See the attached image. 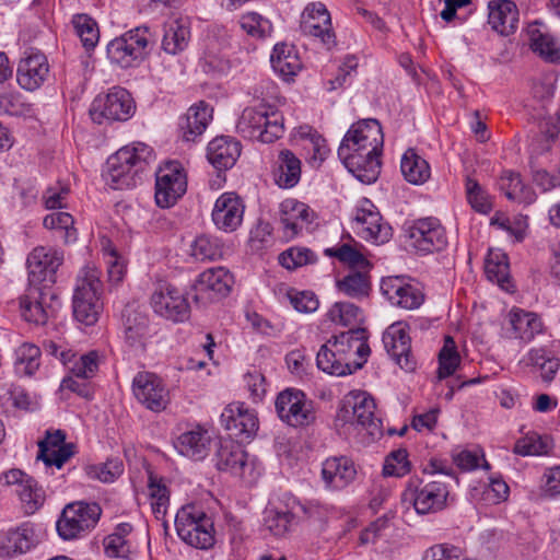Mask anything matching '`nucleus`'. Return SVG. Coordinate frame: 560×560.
Listing matches in <instances>:
<instances>
[{"mask_svg": "<svg viewBox=\"0 0 560 560\" xmlns=\"http://www.w3.org/2000/svg\"><path fill=\"white\" fill-rule=\"evenodd\" d=\"M513 452L521 456H536L547 452V445L537 433L527 434L516 441Z\"/></svg>", "mask_w": 560, "mask_h": 560, "instance_id": "338daca9", "label": "nucleus"}, {"mask_svg": "<svg viewBox=\"0 0 560 560\" xmlns=\"http://www.w3.org/2000/svg\"><path fill=\"white\" fill-rule=\"evenodd\" d=\"M327 317L335 324L349 326L361 319V310L350 302H336L328 311Z\"/></svg>", "mask_w": 560, "mask_h": 560, "instance_id": "6e6d98bb", "label": "nucleus"}, {"mask_svg": "<svg viewBox=\"0 0 560 560\" xmlns=\"http://www.w3.org/2000/svg\"><path fill=\"white\" fill-rule=\"evenodd\" d=\"M151 306L155 314L174 323H183L190 316L186 296L168 282L158 283L151 295Z\"/></svg>", "mask_w": 560, "mask_h": 560, "instance_id": "4468645a", "label": "nucleus"}, {"mask_svg": "<svg viewBox=\"0 0 560 560\" xmlns=\"http://www.w3.org/2000/svg\"><path fill=\"white\" fill-rule=\"evenodd\" d=\"M533 180L544 192L560 187V160L550 170L535 171Z\"/></svg>", "mask_w": 560, "mask_h": 560, "instance_id": "774afa93", "label": "nucleus"}, {"mask_svg": "<svg viewBox=\"0 0 560 560\" xmlns=\"http://www.w3.org/2000/svg\"><path fill=\"white\" fill-rule=\"evenodd\" d=\"M102 510L97 503L73 502L66 505L56 527L63 540L80 538L95 527Z\"/></svg>", "mask_w": 560, "mask_h": 560, "instance_id": "6e6552de", "label": "nucleus"}, {"mask_svg": "<svg viewBox=\"0 0 560 560\" xmlns=\"http://www.w3.org/2000/svg\"><path fill=\"white\" fill-rule=\"evenodd\" d=\"M211 436L201 427L180 434L175 443L176 450L194 460H202L210 452Z\"/></svg>", "mask_w": 560, "mask_h": 560, "instance_id": "f704fd0d", "label": "nucleus"}, {"mask_svg": "<svg viewBox=\"0 0 560 560\" xmlns=\"http://www.w3.org/2000/svg\"><path fill=\"white\" fill-rule=\"evenodd\" d=\"M485 273L489 281L497 283L508 292L512 291L509 259L503 250L489 249L485 259Z\"/></svg>", "mask_w": 560, "mask_h": 560, "instance_id": "79ce46f5", "label": "nucleus"}, {"mask_svg": "<svg viewBox=\"0 0 560 560\" xmlns=\"http://www.w3.org/2000/svg\"><path fill=\"white\" fill-rule=\"evenodd\" d=\"M300 28L304 35L318 38L327 49L336 44L330 14L322 2L306 5L301 15Z\"/></svg>", "mask_w": 560, "mask_h": 560, "instance_id": "a211bd4d", "label": "nucleus"}, {"mask_svg": "<svg viewBox=\"0 0 560 560\" xmlns=\"http://www.w3.org/2000/svg\"><path fill=\"white\" fill-rule=\"evenodd\" d=\"M400 170L405 179L413 185L425 183L431 175L429 163L413 149H408L402 155Z\"/></svg>", "mask_w": 560, "mask_h": 560, "instance_id": "37998d69", "label": "nucleus"}, {"mask_svg": "<svg viewBox=\"0 0 560 560\" xmlns=\"http://www.w3.org/2000/svg\"><path fill=\"white\" fill-rule=\"evenodd\" d=\"M136 110L135 102L130 93L119 86H115L104 96H97L91 107L90 116L98 125L104 121H126Z\"/></svg>", "mask_w": 560, "mask_h": 560, "instance_id": "9d476101", "label": "nucleus"}, {"mask_svg": "<svg viewBox=\"0 0 560 560\" xmlns=\"http://www.w3.org/2000/svg\"><path fill=\"white\" fill-rule=\"evenodd\" d=\"M357 474L353 460L347 456L329 457L322 465V480L330 491L347 488L354 481Z\"/></svg>", "mask_w": 560, "mask_h": 560, "instance_id": "cd10ccee", "label": "nucleus"}, {"mask_svg": "<svg viewBox=\"0 0 560 560\" xmlns=\"http://www.w3.org/2000/svg\"><path fill=\"white\" fill-rule=\"evenodd\" d=\"M465 189L467 201L472 209L481 213H487L491 209L488 195L476 179L466 177Z\"/></svg>", "mask_w": 560, "mask_h": 560, "instance_id": "0e129e2a", "label": "nucleus"}, {"mask_svg": "<svg viewBox=\"0 0 560 560\" xmlns=\"http://www.w3.org/2000/svg\"><path fill=\"white\" fill-rule=\"evenodd\" d=\"M221 425L241 442L252 439L258 430V419L253 410L241 402L228 405L220 417Z\"/></svg>", "mask_w": 560, "mask_h": 560, "instance_id": "412c9836", "label": "nucleus"}, {"mask_svg": "<svg viewBox=\"0 0 560 560\" xmlns=\"http://www.w3.org/2000/svg\"><path fill=\"white\" fill-rule=\"evenodd\" d=\"M448 494V487L442 480H411L402 498L412 503L418 514L425 515L444 510Z\"/></svg>", "mask_w": 560, "mask_h": 560, "instance_id": "1a4fd4ad", "label": "nucleus"}, {"mask_svg": "<svg viewBox=\"0 0 560 560\" xmlns=\"http://www.w3.org/2000/svg\"><path fill=\"white\" fill-rule=\"evenodd\" d=\"M527 36L532 50L551 62H560V47L557 39L548 32L541 30L538 22L527 27Z\"/></svg>", "mask_w": 560, "mask_h": 560, "instance_id": "ea45409f", "label": "nucleus"}, {"mask_svg": "<svg viewBox=\"0 0 560 560\" xmlns=\"http://www.w3.org/2000/svg\"><path fill=\"white\" fill-rule=\"evenodd\" d=\"M102 293L101 271L91 266L82 268L73 294V315L78 322L88 326L97 322L103 310Z\"/></svg>", "mask_w": 560, "mask_h": 560, "instance_id": "20e7f679", "label": "nucleus"}, {"mask_svg": "<svg viewBox=\"0 0 560 560\" xmlns=\"http://www.w3.org/2000/svg\"><path fill=\"white\" fill-rule=\"evenodd\" d=\"M43 223L47 229L63 231V240L66 243H72L77 241L74 220L70 213L62 211L52 212L44 218Z\"/></svg>", "mask_w": 560, "mask_h": 560, "instance_id": "5fc2aeb1", "label": "nucleus"}, {"mask_svg": "<svg viewBox=\"0 0 560 560\" xmlns=\"http://www.w3.org/2000/svg\"><path fill=\"white\" fill-rule=\"evenodd\" d=\"M337 288L340 292L352 299H362L370 293V278L366 271H350L337 281Z\"/></svg>", "mask_w": 560, "mask_h": 560, "instance_id": "de8ad7c7", "label": "nucleus"}, {"mask_svg": "<svg viewBox=\"0 0 560 560\" xmlns=\"http://www.w3.org/2000/svg\"><path fill=\"white\" fill-rule=\"evenodd\" d=\"M240 154V142L230 137H218L207 148L208 161L219 171L231 168Z\"/></svg>", "mask_w": 560, "mask_h": 560, "instance_id": "473e14b6", "label": "nucleus"}, {"mask_svg": "<svg viewBox=\"0 0 560 560\" xmlns=\"http://www.w3.org/2000/svg\"><path fill=\"white\" fill-rule=\"evenodd\" d=\"M460 362L456 343L451 336L444 338V345L439 353L438 376L440 380L451 376Z\"/></svg>", "mask_w": 560, "mask_h": 560, "instance_id": "8fccbe9b", "label": "nucleus"}, {"mask_svg": "<svg viewBox=\"0 0 560 560\" xmlns=\"http://www.w3.org/2000/svg\"><path fill=\"white\" fill-rule=\"evenodd\" d=\"M384 144L382 127L376 119H362L345 135L338 156L361 183H374L381 173V153Z\"/></svg>", "mask_w": 560, "mask_h": 560, "instance_id": "f257e3e1", "label": "nucleus"}, {"mask_svg": "<svg viewBox=\"0 0 560 560\" xmlns=\"http://www.w3.org/2000/svg\"><path fill=\"white\" fill-rule=\"evenodd\" d=\"M66 438L63 430H46L45 439L38 442L37 459L60 469L75 453V445L66 443Z\"/></svg>", "mask_w": 560, "mask_h": 560, "instance_id": "b1692460", "label": "nucleus"}, {"mask_svg": "<svg viewBox=\"0 0 560 560\" xmlns=\"http://www.w3.org/2000/svg\"><path fill=\"white\" fill-rule=\"evenodd\" d=\"M20 308L23 318L28 323L44 325L48 319V312L42 302L31 295L21 298Z\"/></svg>", "mask_w": 560, "mask_h": 560, "instance_id": "680f3d73", "label": "nucleus"}, {"mask_svg": "<svg viewBox=\"0 0 560 560\" xmlns=\"http://www.w3.org/2000/svg\"><path fill=\"white\" fill-rule=\"evenodd\" d=\"M152 159L153 150L145 143L125 145L107 159L102 176L112 189L132 188Z\"/></svg>", "mask_w": 560, "mask_h": 560, "instance_id": "f03ea898", "label": "nucleus"}, {"mask_svg": "<svg viewBox=\"0 0 560 560\" xmlns=\"http://www.w3.org/2000/svg\"><path fill=\"white\" fill-rule=\"evenodd\" d=\"M354 222L362 238L374 244H384L392 237V228L384 223L376 207L369 200H361L355 209Z\"/></svg>", "mask_w": 560, "mask_h": 560, "instance_id": "6ab92c4d", "label": "nucleus"}, {"mask_svg": "<svg viewBox=\"0 0 560 560\" xmlns=\"http://www.w3.org/2000/svg\"><path fill=\"white\" fill-rule=\"evenodd\" d=\"M410 471L408 452L405 448L393 451L385 460L383 474L390 477H402Z\"/></svg>", "mask_w": 560, "mask_h": 560, "instance_id": "e2e57ef3", "label": "nucleus"}, {"mask_svg": "<svg viewBox=\"0 0 560 560\" xmlns=\"http://www.w3.org/2000/svg\"><path fill=\"white\" fill-rule=\"evenodd\" d=\"M294 514L288 510L268 509L265 511L264 528L275 537H284L291 532Z\"/></svg>", "mask_w": 560, "mask_h": 560, "instance_id": "09e8293b", "label": "nucleus"}, {"mask_svg": "<svg viewBox=\"0 0 560 560\" xmlns=\"http://www.w3.org/2000/svg\"><path fill=\"white\" fill-rule=\"evenodd\" d=\"M310 215V208L303 202L288 199L280 206V222L306 225L311 222Z\"/></svg>", "mask_w": 560, "mask_h": 560, "instance_id": "13d9d810", "label": "nucleus"}, {"mask_svg": "<svg viewBox=\"0 0 560 560\" xmlns=\"http://www.w3.org/2000/svg\"><path fill=\"white\" fill-rule=\"evenodd\" d=\"M381 291L392 305L405 310H416L424 300L422 292L401 277L383 278Z\"/></svg>", "mask_w": 560, "mask_h": 560, "instance_id": "a878e982", "label": "nucleus"}, {"mask_svg": "<svg viewBox=\"0 0 560 560\" xmlns=\"http://www.w3.org/2000/svg\"><path fill=\"white\" fill-rule=\"evenodd\" d=\"M525 362L527 365L538 368L541 377L547 382L555 378L560 366L559 359L545 348L530 349L525 357Z\"/></svg>", "mask_w": 560, "mask_h": 560, "instance_id": "a18cd8bd", "label": "nucleus"}, {"mask_svg": "<svg viewBox=\"0 0 560 560\" xmlns=\"http://www.w3.org/2000/svg\"><path fill=\"white\" fill-rule=\"evenodd\" d=\"M316 260L314 253L305 247H291L279 255L282 267L293 270Z\"/></svg>", "mask_w": 560, "mask_h": 560, "instance_id": "052dcab7", "label": "nucleus"}, {"mask_svg": "<svg viewBox=\"0 0 560 560\" xmlns=\"http://www.w3.org/2000/svg\"><path fill=\"white\" fill-rule=\"evenodd\" d=\"M0 481L5 486H18V495L25 514L32 515L44 504L46 494L43 487L30 475L18 468L0 474Z\"/></svg>", "mask_w": 560, "mask_h": 560, "instance_id": "dca6fc26", "label": "nucleus"}, {"mask_svg": "<svg viewBox=\"0 0 560 560\" xmlns=\"http://www.w3.org/2000/svg\"><path fill=\"white\" fill-rule=\"evenodd\" d=\"M275 182L280 188L294 187L301 177V161L290 150H281L273 171Z\"/></svg>", "mask_w": 560, "mask_h": 560, "instance_id": "a19ab883", "label": "nucleus"}, {"mask_svg": "<svg viewBox=\"0 0 560 560\" xmlns=\"http://www.w3.org/2000/svg\"><path fill=\"white\" fill-rule=\"evenodd\" d=\"M394 515L387 513L364 528L359 537L361 545L374 544L378 538L383 537L387 529L392 526Z\"/></svg>", "mask_w": 560, "mask_h": 560, "instance_id": "69168bd1", "label": "nucleus"}, {"mask_svg": "<svg viewBox=\"0 0 560 560\" xmlns=\"http://www.w3.org/2000/svg\"><path fill=\"white\" fill-rule=\"evenodd\" d=\"M132 390L137 400L152 411H162L168 404L167 389L154 373H137L132 381Z\"/></svg>", "mask_w": 560, "mask_h": 560, "instance_id": "aec40b11", "label": "nucleus"}, {"mask_svg": "<svg viewBox=\"0 0 560 560\" xmlns=\"http://www.w3.org/2000/svg\"><path fill=\"white\" fill-rule=\"evenodd\" d=\"M270 62L275 72L285 81L291 80L302 69V61L295 47L285 43L275 45Z\"/></svg>", "mask_w": 560, "mask_h": 560, "instance_id": "e433bc0d", "label": "nucleus"}, {"mask_svg": "<svg viewBox=\"0 0 560 560\" xmlns=\"http://www.w3.org/2000/svg\"><path fill=\"white\" fill-rule=\"evenodd\" d=\"M187 190V178L182 164L177 161L164 163L155 173V202L160 208H170Z\"/></svg>", "mask_w": 560, "mask_h": 560, "instance_id": "f8f14e48", "label": "nucleus"}, {"mask_svg": "<svg viewBox=\"0 0 560 560\" xmlns=\"http://www.w3.org/2000/svg\"><path fill=\"white\" fill-rule=\"evenodd\" d=\"M191 256L200 261L215 260L222 254L217 238L209 235H199L190 246Z\"/></svg>", "mask_w": 560, "mask_h": 560, "instance_id": "864d4df0", "label": "nucleus"}, {"mask_svg": "<svg viewBox=\"0 0 560 560\" xmlns=\"http://www.w3.org/2000/svg\"><path fill=\"white\" fill-rule=\"evenodd\" d=\"M72 23L83 46L88 49L94 48L100 37L96 22L86 14H77Z\"/></svg>", "mask_w": 560, "mask_h": 560, "instance_id": "603ef678", "label": "nucleus"}, {"mask_svg": "<svg viewBox=\"0 0 560 560\" xmlns=\"http://www.w3.org/2000/svg\"><path fill=\"white\" fill-rule=\"evenodd\" d=\"M275 406L280 420L291 427H306L315 420L313 401L298 388H285L280 392Z\"/></svg>", "mask_w": 560, "mask_h": 560, "instance_id": "9b49d317", "label": "nucleus"}, {"mask_svg": "<svg viewBox=\"0 0 560 560\" xmlns=\"http://www.w3.org/2000/svg\"><path fill=\"white\" fill-rule=\"evenodd\" d=\"M326 255L338 258L341 262L349 265L351 268H359L361 271L369 269V260L357 249L348 244H343L338 248H327Z\"/></svg>", "mask_w": 560, "mask_h": 560, "instance_id": "bf43d9fd", "label": "nucleus"}, {"mask_svg": "<svg viewBox=\"0 0 560 560\" xmlns=\"http://www.w3.org/2000/svg\"><path fill=\"white\" fill-rule=\"evenodd\" d=\"M48 73L47 57L38 50L30 49L18 65L16 81L22 89L35 91L46 81Z\"/></svg>", "mask_w": 560, "mask_h": 560, "instance_id": "5701e85b", "label": "nucleus"}, {"mask_svg": "<svg viewBox=\"0 0 560 560\" xmlns=\"http://www.w3.org/2000/svg\"><path fill=\"white\" fill-rule=\"evenodd\" d=\"M366 339V330L364 328H357L334 336L330 340L335 347V351L340 354V358H342L346 363L362 362L363 365L370 353Z\"/></svg>", "mask_w": 560, "mask_h": 560, "instance_id": "bb28decb", "label": "nucleus"}, {"mask_svg": "<svg viewBox=\"0 0 560 560\" xmlns=\"http://www.w3.org/2000/svg\"><path fill=\"white\" fill-rule=\"evenodd\" d=\"M190 40V27L186 19H173L164 24L162 49L168 55L184 51Z\"/></svg>", "mask_w": 560, "mask_h": 560, "instance_id": "58836bf2", "label": "nucleus"}, {"mask_svg": "<svg viewBox=\"0 0 560 560\" xmlns=\"http://www.w3.org/2000/svg\"><path fill=\"white\" fill-rule=\"evenodd\" d=\"M337 423L365 429L370 435L381 434L382 420L376 415L374 398L366 392H351L336 416Z\"/></svg>", "mask_w": 560, "mask_h": 560, "instance_id": "0eeeda50", "label": "nucleus"}, {"mask_svg": "<svg viewBox=\"0 0 560 560\" xmlns=\"http://www.w3.org/2000/svg\"><path fill=\"white\" fill-rule=\"evenodd\" d=\"M244 211L243 200L235 192H224L215 200L211 217L219 230L231 233L241 226Z\"/></svg>", "mask_w": 560, "mask_h": 560, "instance_id": "393cba45", "label": "nucleus"}, {"mask_svg": "<svg viewBox=\"0 0 560 560\" xmlns=\"http://www.w3.org/2000/svg\"><path fill=\"white\" fill-rule=\"evenodd\" d=\"M316 364L323 372L336 376H345L362 368V362L346 363L340 354L335 351L330 339L317 352Z\"/></svg>", "mask_w": 560, "mask_h": 560, "instance_id": "4c0bfd02", "label": "nucleus"}, {"mask_svg": "<svg viewBox=\"0 0 560 560\" xmlns=\"http://www.w3.org/2000/svg\"><path fill=\"white\" fill-rule=\"evenodd\" d=\"M212 107L205 102L189 107L179 120V128L185 141H195L207 129L212 119Z\"/></svg>", "mask_w": 560, "mask_h": 560, "instance_id": "72a5a7b5", "label": "nucleus"}, {"mask_svg": "<svg viewBox=\"0 0 560 560\" xmlns=\"http://www.w3.org/2000/svg\"><path fill=\"white\" fill-rule=\"evenodd\" d=\"M383 343L387 353L401 369L413 371L416 362L410 355V337L401 323H395L386 329Z\"/></svg>", "mask_w": 560, "mask_h": 560, "instance_id": "c85d7f7f", "label": "nucleus"}, {"mask_svg": "<svg viewBox=\"0 0 560 560\" xmlns=\"http://www.w3.org/2000/svg\"><path fill=\"white\" fill-rule=\"evenodd\" d=\"M153 45L152 32L142 25L110 40L106 51L112 63L127 69L140 65L149 56Z\"/></svg>", "mask_w": 560, "mask_h": 560, "instance_id": "39448f33", "label": "nucleus"}, {"mask_svg": "<svg viewBox=\"0 0 560 560\" xmlns=\"http://www.w3.org/2000/svg\"><path fill=\"white\" fill-rule=\"evenodd\" d=\"M410 245L419 253L430 254L447 246V236L440 220L433 217L415 220L407 229Z\"/></svg>", "mask_w": 560, "mask_h": 560, "instance_id": "ddd939ff", "label": "nucleus"}, {"mask_svg": "<svg viewBox=\"0 0 560 560\" xmlns=\"http://www.w3.org/2000/svg\"><path fill=\"white\" fill-rule=\"evenodd\" d=\"M234 283L232 273L223 268H210L201 272L196 280L192 290L194 301L212 302L226 296Z\"/></svg>", "mask_w": 560, "mask_h": 560, "instance_id": "f3484780", "label": "nucleus"}, {"mask_svg": "<svg viewBox=\"0 0 560 560\" xmlns=\"http://www.w3.org/2000/svg\"><path fill=\"white\" fill-rule=\"evenodd\" d=\"M63 250L52 246H37L27 256L26 267L31 284L56 282V273L63 264Z\"/></svg>", "mask_w": 560, "mask_h": 560, "instance_id": "2eb2a0df", "label": "nucleus"}, {"mask_svg": "<svg viewBox=\"0 0 560 560\" xmlns=\"http://www.w3.org/2000/svg\"><path fill=\"white\" fill-rule=\"evenodd\" d=\"M121 330L126 345L143 351L150 338L149 317L135 303L127 304L121 313Z\"/></svg>", "mask_w": 560, "mask_h": 560, "instance_id": "4be33fe9", "label": "nucleus"}, {"mask_svg": "<svg viewBox=\"0 0 560 560\" xmlns=\"http://www.w3.org/2000/svg\"><path fill=\"white\" fill-rule=\"evenodd\" d=\"M14 360L15 372L20 375L32 376L40 366V349L30 342H24L16 348Z\"/></svg>", "mask_w": 560, "mask_h": 560, "instance_id": "49530a36", "label": "nucleus"}, {"mask_svg": "<svg viewBox=\"0 0 560 560\" xmlns=\"http://www.w3.org/2000/svg\"><path fill=\"white\" fill-rule=\"evenodd\" d=\"M36 542L35 532L30 523L7 532L0 541V557H13L28 551Z\"/></svg>", "mask_w": 560, "mask_h": 560, "instance_id": "c9c22d12", "label": "nucleus"}, {"mask_svg": "<svg viewBox=\"0 0 560 560\" xmlns=\"http://www.w3.org/2000/svg\"><path fill=\"white\" fill-rule=\"evenodd\" d=\"M488 24L501 36L513 34L518 24V9L511 0L488 2Z\"/></svg>", "mask_w": 560, "mask_h": 560, "instance_id": "c756f323", "label": "nucleus"}, {"mask_svg": "<svg viewBox=\"0 0 560 560\" xmlns=\"http://www.w3.org/2000/svg\"><path fill=\"white\" fill-rule=\"evenodd\" d=\"M178 537L187 545L208 550L214 546V527L210 516L199 506L188 504L178 510L175 517Z\"/></svg>", "mask_w": 560, "mask_h": 560, "instance_id": "423d86ee", "label": "nucleus"}, {"mask_svg": "<svg viewBox=\"0 0 560 560\" xmlns=\"http://www.w3.org/2000/svg\"><path fill=\"white\" fill-rule=\"evenodd\" d=\"M147 489L152 512L156 518L163 517L170 504V490L166 480L153 471H149Z\"/></svg>", "mask_w": 560, "mask_h": 560, "instance_id": "c03bdc74", "label": "nucleus"}, {"mask_svg": "<svg viewBox=\"0 0 560 560\" xmlns=\"http://www.w3.org/2000/svg\"><path fill=\"white\" fill-rule=\"evenodd\" d=\"M122 471L124 464L119 458H110L105 463L90 465L85 468V472L90 479L105 483L115 481Z\"/></svg>", "mask_w": 560, "mask_h": 560, "instance_id": "3c124183", "label": "nucleus"}, {"mask_svg": "<svg viewBox=\"0 0 560 560\" xmlns=\"http://www.w3.org/2000/svg\"><path fill=\"white\" fill-rule=\"evenodd\" d=\"M236 131L245 139L272 143L284 132L283 116L264 103L247 107L237 120Z\"/></svg>", "mask_w": 560, "mask_h": 560, "instance_id": "7ed1b4c3", "label": "nucleus"}, {"mask_svg": "<svg viewBox=\"0 0 560 560\" xmlns=\"http://www.w3.org/2000/svg\"><path fill=\"white\" fill-rule=\"evenodd\" d=\"M215 467L243 477L248 466L247 453L233 440H221L214 454Z\"/></svg>", "mask_w": 560, "mask_h": 560, "instance_id": "7c9ffc66", "label": "nucleus"}, {"mask_svg": "<svg viewBox=\"0 0 560 560\" xmlns=\"http://www.w3.org/2000/svg\"><path fill=\"white\" fill-rule=\"evenodd\" d=\"M240 25L243 31L255 38H264L272 32L270 21L256 12H248L242 15Z\"/></svg>", "mask_w": 560, "mask_h": 560, "instance_id": "4d7b16f0", "label": "nucleus"}, {"mask_svg": "<svg viewBox=\"0 0 560 560\" xmlns=\"http://www.w3.org/2000/svg\"><path fill=\"white\" fill-rule=\"evenodd\" d=\"M509 323L512 337L524 342H530L537 335L542 334L545 329L541 318L536 313L516 307L510 311Z\"/></svg>", "mask_w": 560, "mask_h": 560, "instance_id": "2f4dec72", "label": "nucleus"}]
</instances>
